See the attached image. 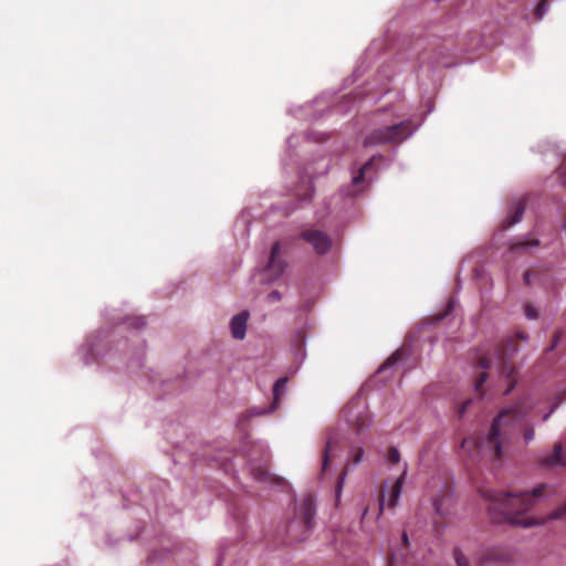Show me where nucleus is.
<instances>
[{"label": "nucleus", "instance_id": "obj_14", "mask_svg": "<svg viewBox=\"0 0 566 566\" xmlns=\"http://www.w3.org/2000/svg\"><path fill=\"white\" fill-rule=\"evenodd\" d=\"M287 377L279 378L273 386V403L271 406L272 411L277 408L279 401L284 394V388L285 385L287 384Z\"/></svg>", "mask_w": 566, "mask_h": 566}, {"label": "nucleus", "instance_id": "obj_34", "mask_svg": "<svg viewBox=\"0 0 566 566\" xmlns=\"http://www.w3.org/2000/svg\"><path fill=\"white\" fill-rule=\"evenodd\" d=\"M533 276V273L532 272H526L524 274V281L527 285H531V277Z\"/></svg>", "mask_w": 566, "mask_h": 566}, {"label": "nucleus", "instance_id": "obj_20", "mask_svg": "<svg viewBox=\"0 0 566 566\" xmlns=\"http://www.w3.org/2000/svg\"><path fill=\"white\" fill-rule=\"evenodd\" d=\"M388 461L396 464L400 461V453L397 448L391 447L388 450Z\"/></svg>", "mask_w": 566, "mask_h": 566}, {"label": "nucleus", "instance_id": "obj_7", "mask_svg": "<svg viewBox=\"0 0 566 566\" xmlns=\"http://www.w3.org/2000/svg\"><path fill=\"white\" fill-rule=\"evenodd\" d=\"M300 238L311 244L313 250L319 255L328 253L333 245V240L326 232L314 228L302 230Z\"/></svg>", "mask_w": 566, "mask_h": 566}, {"label": "nucleus", "instance_id": "obj_21", "mask_svg": "<svg viewBox=\"0 0 566 566\" xmlns=\"http://www.w3.org/2000/svg\"><path fill=\"white\" fill-rule=\"evenodd\" d=\"M364 455L363 448L358 447L352 451V462L353 464H358Z\"/></svg>", "mask_w": 566, "mask_h": 566}, {"label": "nucleus", "instance_id": "obj_28", "mask_svg": "<svg viewBox=\"0 0 566 566\" xmlns=\"http://www.w3.org/2000/svg\"><path fill=\"white\" fill-rule=\"evenodd\" d=\"M282 298L281 293L279 291H272L268 295L269 302H279Z\"/></svg>", "mask_w": 566, "mask_h": 566}, {"label": "nucleus", "instance_id": "obj_35", "mask_svg": "<svg viewBox=\"0 0 566 566\" xmlns=\"http://www.w3.org/2000/svg\"><path fill=\"white\" fill-rule=\"evenodd\" d=\"M402 542H403L405 546H408V544H409V539H408V535H407V533H403V534H402Z\"/></svg>", "mask_w": 566, "mask_h": 566}, {"label": "nucleus", "instance_id": "obj_4", "mask_svg": "<svg viewBox=\"0 0 566 566\" xmlns=\"http://www.w3.org/2000/svg\"><path fill=\"white\" fill-rule=\"evenodd\" d=\"M314 516V500L311 495H306L298 505L296 518L287 525V534L291 541L302 542L307 537V534L313 526Z\"/></svg>", "mask_w": 566, "mask_h": 566}, {"label": "nucleus", "instance_id": "obj_10", "mask_svg": "<svg viewBox=\"0 0 566 566\" xmlns=\"http://www.w3.org/2000/svg\"><path fill=\"white\" fill-rule=\"evenodd\" d=\"M249 312L243 311L234 315L230 322L231 334L235 339H243L247 332Z\"/></svg>", "mask_w": 566, "mask_h": 566}, {"label": "nucleus", "instance_id": "obj_37", "mask_svg": "<svg viewBox=\"0 0 566 566\" xmlns=\"http://www.w3.org/2000/svg\"><path fill=\"white\" fill-rule=\"evenodd\" d=\"M368 511L369 509L368 507H365L363 513H361V521L366 518L367 514H368Z\"/></svg>", "mask_w": 566, "mask_h": 566}, {"label": "nucleus", "instance_id": "obj_30", "mask_svg": "<svg viewBox=\"0 0 566 566\" xmlns=\"http://www.w3.org/2000/svg\"><path fill=\"white\" fill-rule=\"evenodd\" d=\"M525 314L531 319L536 318V316H537L535 310L533 307H531V306H526Z\"/></svg>", "mask_w": 566, "mask_h": 566}, {"label": "nucleus", "instance_id": "obj_2", "mask_svg": "<svg viewBox=\"0 0 566 566\" xmlns=\"http://www.w3.org/2000/svg\"><path fill=\"white\" fill-rule=\"evenodd\" d=\"M546 484H541L531 492L501 493L492 489H481V496L490 503L489 511L494 522H506L514 526L530 527L544 523L528 514L535 503L543 496Z\"/></svg>", "mask_w": 566, "mask_h": 566}, {"label": "nucleus", "instance_id": "obj_16", "mask_svg": "<svg viewBox=\"0 0 566 566\" xmlns=\"http://www.w3.org/2000/svg\"><path fill=\"white\" fill-rule=\"evenodd\" d=\"M402 357V350H396L392 355H390L386 361L379 367L378 371L381 373L382 370L392 367L395 364H397Z\"/></svg>", "mask_w": 566, "mask_h": 566}, {"label": "nucleus", "instance_id": "obj_17", "mask_svg": "<svg viewBox=\"0 0 566 566\" xmlns=\"http://www.w3.org/2000/svg\"><path fill=\"white\" fill-rule=\"evenodd\" d=\"M334 440L332 437H329L326 441L325 449L323 452V463H322V470L325 471L329 464V452L333 448Z\"/></svg>", "mask_w": 566, "mask_h": 566}, {"label": "nucleus", "instance_id": "obj_3", "mask_svg": "<svg viewBox=\"0 0 566 566\" xmlns=\"http://www.w3.org/2000/svg\"><path fill=\"white\" fill-rule=\"evenodd\" d=\"M517 350L518 348L517 345L515 344V340L509 338L505 342L497 345L492 356L483 355L479 358L478 366L480 369L485 370L495 365L499 375L509 382V386L504 391L505 395H507L516 385V370L514 365L511 363V358ZM486 373L482 371L475 381L474 387L479 394H482V386L486 380Z\"/></svg>", "mask_w": 566, "mask_h": 566}, {"label": "nucleus", "instance_id": "obj_5", "mask_svg": "<svg viewBox=\"0 0 566 566\" xmlns=\"http://www.w3.org/2000/svg\"><path fill=\"white\" fill-rule=\"evenodd\" d=\"M413 132L410 120H405L385 128L373 130L366 136L364 144L366 146L380 145L387 143H401Z\"/></svg>", "mask_w": 566, "mask_h": 566}, {"label": "nucleus", "instance_id": "obj_22", "mask_svg": "<svg viewBox=\"0 0 566 566\" xmlns=\"http://www.w3.org/2000/svg\"><path fill=\"white\" fill-rule=\"evenodd\" d=\"M558 177L564 187H566V157L563 159L558 168Z\"/></svg>", "mask_w": 566, "mask_h": 566}, {"label": "nucleus", "instance_id": "obj_38", "mask_svg": "<svg viewBox=\"0 0 566 566\" xmlns=\"http://www.w3.org/2000/svg\"><path fill=\"white\" fill-rule=\"evenodd\" d=\"M516 336L521 339H526V336L523 333H517Z\"/></svg>", "mask_w": 566, "mask_h": 566}, {"label": "nucleus", "instance_id": "obj_32", "mask_svg": "<svg viewBox=\"0 0 566 566\" xmlns=\"http://www.w3.org/2000/svg\"><path fill=\"white\" fill-rule=\"evenodd\" d=\"M387 566H398V559H397V556L395 554H392L390 556Z\"/></svg>", "mask_w": 566, "mask_h": 566}, {"label": "nucleus", "instance_id": "obj_11", "mask_svg": "<svg viewBox=\"0 0 566 566\" xmlns=\"http://www.w3.org/2000/svg\"><path fill=\"white\" fill-rule=\"evenodd\" d=\"M542 463L544 467L566 465V452L563 450L560 444H556L553 452L545 457Z\"/></svg>", "mask_w": 566, "mask_h": 566}, {"label": "nucleus", "instance_id": "obj_15", "mask_svg": "<svg viewBox=\"0 0 566 566\" xmlns=\"http://www.w3.org/2000/svg\"><path fill=\"white\" fill-rule=\"evenodd\" d=\"M373 166V159L368 160L363 167L359 169L358 174L353 178V186L358 187L365 180V174Z\"/></svg>", "mask_w": 566, "mask_h": 566}, {"label": "nucleus", "instance_id": "obj_27", "mask_svg": "<svg viewBox=\"0 0 566 566\" xmlns=\"http://www.w3.org/2000/svg\"><path fill=\"white\" fill-rule=\"evenodd\" d=\"M472 400L471 399H467L465 401H463V403L460 406V408L458 409V416L459 417H463L464 413L467 412V409L469 408V406L471 405Z\"/></svg>", "mask_w": 566, "mask_h": 566}, {"label": "nucleus", "instance_id": "obj_12", "mask_svg": "<svg viewBox=\"0 0 566 566\" xmlns=\"http://www.w3.org/2000/svg\"><path fill=\"white\" fill-rule=\"evenodd\" d=\"M406 475H407V467L405 468V470L402 471L400 476L396 480V482L392 485L390 497H389V503H388V505L390 507H395L400 497Z\"/></svg>", "mask_w": 566, "mask_h": 566}, {"label": "nucleus", "instance_id": "obj_33", "mask_svg": "<svg viewBox=\"0 0 566 566\" xmlns=\"http://www.w3.org/2000/svg\"><path fill=\"white\" fill-rule=\"evenodd\" d=\"M382 509H384V495L380 496L379 499V505H378V514H377V517H379L382 513Z\"/></svg>", "mask_w": 566, "mask_h": 566}, {"label": "nucleus", "instance_id": "obj_8", "mask_svg": "<svg viewBox=\"0 0 566 566\" xmlns=\"http://www.w3.org/2000/svg\"><path fill=\"white\" fill-rule=\"evenodd\" d=\"M285 266L286 263L281 258V243L276 241L271 248L270 260L263 270V274L265 275L264 281L270 283L277 280L283 274Z\"/></svg>", "mask_w": 566, "mask_h": 566}, {"label": "nucleus", "instance_id": "obj_23", "mask_svg": "<svg viewBox=\"0 0 566 566\" xmlns=\"http://www.w3.org/2000/svg\"><path fill=\"white\" fill-rule=\"evenodd\" d=\"M566 515V503L558 507L557 510L553 511L549 515L551 520H557L562 518Z\"/></svg>", "mask_w": 566, "mask_h": 566}, {"label": "nucleus", "instance_id": "obj_36", "mask_svg": "<svg viewBox=\"0 0 566 566\" xmlns=\"http://www.w3.org/2000/svg\"><path fill=\"white\" fill-rule=\"evenodd\" d=\"M136 322H137L136 327H142L145 325V322L142 318H137Z\"/></svg>", "mask_w": 566, "mask_h": 566}, {"label": "nucleus", "instance_id": "obj_6", "mask_svg": "<svg viewBox=\"0 0 566 566\" xmlns=\"http://www.w3.org/2000/svg\"><path fill=\"white\" fill-rule=\"evenodd\" d=\"M514 551L505 546L485 547L476 554L479 566L501 564L507 565L514 562Z\"/></svg>", "mask_w": 566, "mask_h": 566}, {"label": "nucleus", "instance_id": "obj_24", "mask_svg": "<svg viewBox=\"0 0 566 566\" xmlns=\"http://www.w3.org/2000/svg\"><path fill=\"white\" fill-rule=\"evenodd\" d=\"M346 474H347V471L344 470L343 473L340 474V476L338 479V482H337V485H336V501L337 502L339 501V497H340V492H342V489H343V484H344Z\"/></svg>", "mask_w": 566, "mask_h": 566}, {"label": "nucleus", "instance_id": "obj_18", "mask_svg": "<svg viewBox=\"0 0 566 566\" xmlns=\"http://www.w3.org/2000/svg\"><path fill=\"white\" fill-rule=\"evenodd\" d=\"M538 244H539L538 240L520 241V242L512 244L511 249H512V251H522L528 247H537Z\"/></svg>", "mask_w": 566, "mask_h": 566}, {"label": "nucleus", "instance_id": "obj_29", "mask_svg": "<svg viewBox=\"0 0 566 566\" xmlns=\"http://www.w3.org/2000/svg\"><path fill=\"white\" fill-rule=\"evenodd\" d=\"M433 506H434L436 512H437L439 515H443V511H442V500H441V499H434V501H433Z\"/></svg>", "mask_w": 566, "mask_h": 566}, {"label": "nucleus", "instance_id": "obj_26", "mask_svg": "<svg viewBox=\"0 0 566 566\" xmlns=\"http://www.w3.org/2000/svg\"><path fill=\"white\" fill-rule=\"evenodd\" d=\"M313 195H314V188L311 184H308L306 191L303 195H298V196H300V200L302 202H304V201H311Z\"/></svg>", "mask_w": 566, "mask_h": 566}, {"label": "nucleus", "instance_id": "obj_31", "mask_svg": "<svg viewBox=\"0 0 566 566\" xmlns=\"http://www.w3.org/2000/svg\"><path fill=\"white\" fill-rule=\"evenodd\" d=\"M560 338H562V333L560 332L556 333L555 336H554L551 349H553L558 344Z\"/></svg>", "mask_w": 566, "mask_h": 566}, {"label": "nucleus", "instance_id": "obj_19", "mask_svg": "<svg viewBox=\"0 0 566 566\" xmlns=\"http://www.w3.org/2000/svg\"><path fill=\"white\" fill-rule=\"evenodd\" d=\"M453 556L457 566H470L468 557L462 553L460 548H454Z\"/></svg>", "mask_w": 566, "mask_h": 566}, {"label": "nucleus", "instance_id": "obj_9", "mask_svg": "<svg viewBox=\"0 0 566 566\" xmlns=\"http://www.w3.org/2000/svg\"><path fill=\"white\" fill-rule=\"evenodd\" d=\"M358 407V402L352 401L346 409L347 422L355 427L356 433H360L369 424V418L364 408L356 413L353 412L354 408Z\"/></svg>", "mask_w": 566, "mask_h": 566}, {"label": "nucleus", "instance_id": "obj_13", "mask_svg": "<svg viewBox=\"0 0 566 566\" xmlns=\"http://www.w3.org/2000/svg\"><path fill=\"white\" fill-rule=\"evenodd\" d=\"M524 211H525V202L523 200H520L514 206L512 213L506 218V220H505L506 227L509 228V227H512L515 223L520 222L522 220Z\"/></svg>", "mask_w": 566, "mask_h": 566}, {"label": "nucleus", "instance_id": "obj_1", "mask_svg": "<svg viewBox=\"0 0 566 566\" xmlns=\"http://www.w3.org/2000/svg\"><path fill=\"white\" fill-rule=\"evenodd\" d=\"M526 410L520 403L510 409L503 410L493 420L488 436L484 439L468 437L462 440L461 448L470 455L475 451L481 455H489L495 460L502 459L504 449L513 436L523 430L525 443L534 439L533 427H525L523 423Z\"/></svg>", "mask_w": 566, "mask_h": 566}, {"label": "nucleus", "instance_id": "obj_25", "mask_svg": "<svg viewBox=\"0 0 566 566\" xmlns=\"http://www.w3.org/2000/svg\"><path fill=\"white\" fill-rule=\"evenodd\" d=\"M545 10H546V1L545 0H542L535 8V17L536 19L541 20L543 18V15L545 14Z\"/></svg>", "mask_w": 566, "mask_h": 566}, {"label": "nucleus", "instance_id": "obj_39", "mask_svg": "<svg viewBox=\"0 0 566 566\" xmlns=\"http://www.w3.org/2000/svg\"><path fill=\"white\" fill-rule=\"evenodd\" d=\"M552 412H553V410H551L548 413H546V415L543 417V420H544V421H545V420H547Z\"/></svg>", "mask_w": 566, "mask_h": 566}]
</instances>
